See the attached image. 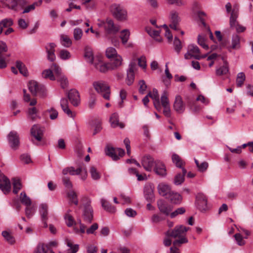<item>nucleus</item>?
<instances>
[{"instance_id":"nucleus-57","label":"nucleus","mask_w":253,"mask_h":253,"mask_svg":"<svg viewBox=\"0 0 253 253\" xmlns=\"http://www.w3.org/2000/svg\"><path fill=\"white\" fill-rule=\"evenodd\" d=\"M161 101L163 107L169 106V103L167 97V93L166 91H164L161 98Z\"/></svg>"},{"instance_id":"nucleus-49","label":"nucleus","mask_w":253,"mask_h":253,"mask_svg":"<svg viewBox=\"0 0 253 253\" xmlns=\"http://www.w3.org/2000/svg\"><path fill=\"white\" fill-rule=\"evenodd\" d=\"M66 243L67 246L70 248V249L68 250V252L67 253H76L78 251V245L76 244L73 245L71 241L69 240H66Z\"/></svg>"},{"instance_id":"nucleus-14","label":"nucleus","mask_w":253,"mask_h":253,"mask_svg":"<svg viewBox=\"0 0 253 253\" xmlns=\"http://www.w3.org/2000/svg\"><path fill=\"white\" fill-rule=\"evenodd\" d=\"M8 140L10 147L16 149L19 145V138L16 131H11L8 135Z\"/></svg>"},{"instance_id":"nucleus-34","label":"nucleus","mask_w":253,"mask_h":253,"mask_svg":"<svg viewBox=\"0 0 253 253\" xmlns=\"http://www.w3.org/2000/svg\"><path fill=\"white\" fill-rule=\"evenodd\" d=\"M112 58L113 59V62L110 63L111 65L112 69L115 70L122 65L123 59L122 57L118 54Z\"/></svg>"},{"instance_id":"nucleus-3","label":"nucleus","mask_w":253,"mask_h":253,"mask_svg":"<svg viewBox=\"0 0 253 253\" xmlns=\"http://www.w3.org/2000/svg\"><path fill=\"white\" fill-rule=\"evenodd\" d=\"M94 89L102 95L106 100H109L110 97V88L109 85L104 81H97L92 84Z\"/></svg>"},{"instance_id":"nucleus-64","label":"nucleus","mask_w":253,"mask_h":253,"mask_svg":"<svg viewBox=\"0 0 253 253\" xmlns=\"http://www.w3.org/2000/svg\"><path fill=\"white\" fill-rule=\"evenodd\" d=\"M185 212V210L184 208L181 207L176 209L175 211L171 212L170 214L171 218H173L178 214H183Z\"/></svg>"},{"instance_id":"nucleus-24","label":"nucleus","mask_w":253,"mask_h":253,"mask_svg":"<svg viewBox=\"0 0 253 253\" xmlns=\"http://www.w3.org/2000/svg\"><path fill=\"white\" fill-rule=\"evenodd\" d=\"M188 50V51L192 54L193 57L196 59L199 60L202 58H205L207 56V55L202 56L199 55L200 49L196 45L193 44L189 45Z\"/></svg>"},{"instance_id":"nucleus-15","label":"nucleus","mask_w":253,"mask_h":253,"mask_svg":"<svg viewBox=\"0 0 253 253\" xmlns=\"http://www.w3.org/2000/svg\"><path fill=\"white\" fill-rule=\"evenodd\" d=\"M55 47L56 44L53 42L48 43L45 46L47 59L50 62H53L56 59Z\"/></svg>"},{"instance_id":"nucleus-13","label":"nucleus","mask_w":253,"mask_h":253,"mask_svg":"<svg viewBox=\"0 0 253 253\" xmlns=\"http://www.w3.org/2000/svg\"><path fill=\"white\" fill-rule=\"evenodd\" d=\"M136 65L135 63H131L129 65V68L127 71V78L126 80L128 85H131L134 80V72L136 70Z\"/></svg>"},{"instance_id":"nucleus-11","label":"nucleus","mask_w":253,"mask_h":253,"mask_svg":"<svg viewBox=\"0 0 253 253\" xmlns=\"http://www.w3.org/2000/svg\"><path fill=\"white\" fill-rule=\"evenodd\" d=\"M156 161L150 155H146L141 159V165L147 171H151L155 165Z\"/></svg>"},{"instance_id":"nucleus-30","label":"nucleus","mask_w":253,"mask_h":253,"mask_svg":"<svg viewBox=\"0 0 253 253\" xmlns=\"http://www.w3.org/2000/svg\"><path fill=\"white\" fill-rule=\"evenodd\" d=\"M240 46V38L238 35H233L232 38L231 45L227 47L228 49L231 51L232 49H238Z\"/></svg>"},{"instance_id":"nucleus-42","label":"nucleus","mask_w":253,"mask_h":253,"mask_svg":"<svg viewBox=\"0 0 253 253\" xmlns=\"http://www.w3.org/2000/svg\"><path fill=\"white\" fill-rule=\"evenodd\" d=\"M70 211L71 210H68L64 216L66 223L68 227H71L75 223L73 217L69 213Z\"/></svg>"},{"instance_id":"nucleus-2","label":"nucleus","mask_w":253,"mask_h":253,"mask_svg":"<svg viewBox=\"0 0 253 253\" xmlns=\"http://www.w3.org/2000/svg\"><path fill=\"white\" fill-rule=\"evenodd\" d=\"M81 202L83 206L82 216L83 220L86 223H91L93 218V211L90 205L91 201L87 197H83Z\"/></svg>"},{"instance_id":"nucleus-21","label":"nucleus","mask_w":253,"mask_h":253,"mask_svg":"<svg viewBox=\"0 0 253 253\" xmlns=\"http://www.w3.org/2000/svg\"><path fill=\"white\" fill-rule=\"evenodd\" d=\"M154 169L156 173L160 176H163L166 175V167L164 164L160 161H156Z\"/></svg>"},{"instance_id":"nucleus-17","label":"nucleus","mask_w":253,"mask_h":253,"mask_svg":"<svg viewBox=\"0 0 253 253\" xmlns=\"http://www.w3.org/2000/svg\"><path fill=\"white\" fill-rule=\"evenodd\" d=\"M110 9L113 16H126L127 15L126 10L119 4H112L110 6Z\"/></svg>"},{"instance_id":"nucleus-23","label":"nucleus","mask_w":253,"mask_h":253,"mask_svg":"<svg viewBox=\"0 0 253 253\" xmlns=\"http://www.w3.org/2000/svg\"><path fill=\"white\" fill-rule=\"evenodd\" d=\"M110 123L113 127H119L120 128H123L125 127L124 124L119 122V115L117 113L111 115L110 118Z\"/></svg>"},{"instance_id":"nucleus-27","label":"nucleus","mask_w":253,"mask_h":253,"mask_svg":"<svg viewBox=\"0 0 253 253\" xmlns=\"http://www.w3.org/2000/svg\"><path fill=\"white\" fill-rule=\"evenodd\" d=\"M148 95L153 99L154 105L156 109L158 110H160L161 109V105L159 101V95L157 89L154 88L153 89L152 93L150 92L148 93Z\"/></svg>"},{"instance_id":"nucleus-40","label":"nucleus","mask_w":253,"mask_h":253,"mask_svg":"<svg viewBox=\"0 0 253 253\" xmlns=\"http://www.w3.org/2000/svg\"><path fill=\"white\" fill-rule=\"evenodd\" d=\"M20 199L21 203L26 206L31 205V200L30 198L27 196L25 192L23 191L21 193Z\"/></svg>"},{"instance_id":"nucleus-50","label":"nucleus","mask_w":253,"mask_h":253,"mask_svg":"<svg viewBox=\"0 0 253 253\" xmlns=\"http://www.w3.org/2000/svg\"><path fill=\"white\" fill-rule=\"evenodd\" d=\"M57 81L60 83L61 87L65 88L68 86V81L67 78L64 75L60 76L57 79Z\"/></svg>"},{"instance_id":"nucleus-56","label":"nucleus","mask_w":253,"mask_h":253,"mask_svg":"<svg viewBox=\"0 0 253 253\" xmlns=\"http://www.w3.org/2000/svg\"><path fill=\"white\" fill-rule=\"evenodd\" d=\"M42 76L44 78H49L50 80L54 81L55 78L50 69L45 70L42 72Z\"/></svg>"},{"instance_id":"nucleus-55","label":"nucleus","mask_w":253,"mask_h":253,"mask_svg":"<svg viewBox=\"0 0 253 253\" xmlns=\"http://www.w3.org/2000/svg\"><path fill=\"white\" fill-rule=\"evenodd\" d=\"M36 5H37V3H33L32 4L28 6H26V4L20 11H21V13L22 14L27 13L30 11L34 10Z\"/></svg>"},{"instance_id":"nucleus-26","label":"nucleus","mask_w":253,"mask_h":253,"mask_svg":"<svg viewBox=\"0 0 253 253\" xmlns=\"http://www.w3.org/2000/svg\"><path fill=\"white\" fill-rule=\"evenodd\" d=\"M158 190L160 195L165 197L168 196L169 193L171 192L169 186L164 183H160L158 185Z\"/></svg>"},{"instance_id":"nucleus-22","label":"nucleus","mask_w":253,"mask_h":253,"mask_svg":"<svg viewBox=\"0 0 253 253\" xmlns=\"http://www.w3.org/2000/svg\"><path fill=\"white\" fill-rule=\"evenodd\" d=\"M166 199L172 204H179L182 201V198L179 193L171 191L168 196H167Z\"/></svg>"},{"instance_id":"nucleus-19","label":"nucleus","mask_w":253,"mask_h":253,"mask_svg":"<svg viewBox=\"0 0 253 253\" xmlns=\"http://www.w3.org/2000/svg\"><path fill=\"white\" fill-rule=\"evenodd\" d=\"M39 212L44 227H47L46 221L48 219V206L45 204H42L40 206Z\"/></svg>"},{"instance_id":"nucleus-39","label":"nucleus","mask_w":253,"mask_h":253,"mask_svg":"<svg viewBox=\"0 0 253 253\" xmlns=\"http://www.w3.org/2000/svg\"><path fill=\"white\" fill-rule=\"evenodd\" d=\"M194 161L199 171L203 172L206 171L209 167V164L208 162H203L201 163H200L196 159H194Z\"/></svg>"},{"instance_id":"nucleus-54","label":"nucleus","mask_w":253,"mask_h":253,"mask_svg":"<svg viewBox=\"0 0 253 253\" xmlns=\"http://www.w3.org/2000/svg\"><path fill=\"white\" fill-rule=\"evenodd\" d=\"M206 38L204 36L199 35L198 37V43L203 48L208 49L209 48L208 45L206 43Z\"/></svg>"},{"instance_id":"nucleus-18","label":"nucleus","mask_w":253,"mask_h":253,"mask_svg":"<svg viewBox=\"0 0 253 253\" xmlns=\"http://www.w3.org/2000/svg\"><path fill=\"white\" fill-rule=\"evenodd\" d=\"M68 98L71 103L75 106H77L80 103V97L79 92L76 89H71L68 94Z\"/></svg>"},{"instance_id":"nucleus-33","label":"nucleus","mask_w":253,"mask_h":253,"mask_svg":"<svg viewBox=\"0 0 253 253\" xmlns=\"http://www.w3.org/2000/svg\"><path fill=\"white\" fill-rule=\"evenodd\" d=\"M85 59L86 62L92 63L93 61L94 56L92 52V50L90 47H86L84 50V55Z\"/></svg>"},{"instance_id":"nucleus-16","label":"nucleus","mask_w":253,"mask_h":253,"mask_svg":"<svg viewBox=\"0 0 253 253\" xmlns=\"http://www.w3.org/2000/svg\"><path fill=\"white\" fill-rule=\"evenodd\" d=\"M157 206L160 212L166 215H169L171 211V206L163 200L157 201Z\"/></svg>"},{"instance_id":"nucleus-61","label":"nucleus","mask_w":253,"mask_h":253,"mask_svg":"<svg viewBox=\"0 0 253 253\" xmlns=\"http://www.w3.org/2000/svg\"><path fill=\"white\" fill-rule=\"evenodd\" d=\"M62 181L63 184L67 188L71 189L72 188L73 185L69 177L65 175L64 176L62 177Z\"/></svg>"},{"instance_id":"nucleus-8","label":"nucleus","mask_w":253,"mask_h":253,"mask_svg":"<svg viewBox=\"0 0 253 253\" xmlns=\"http://www.w3.org/2000/svg\"><path fill=\"white\" fill-rule=\"evenodd\" d=\"M29 89L33 95L39 94L42 96L44 94L45 88L43 85H39L35 81H31L28 84Z\"/></svg>"},{"instance_id":"nucleus-46","label":"nucleus","mask_w":253,"mask_h":253,"mask_svg":"<svg viewBox=\"0 0 253 253\" xmlns=\"http://www.w3.org/2000/svg\"><path fill=\"white\" fill-rule=\"evenodd\" d=\"M61 43L64 46L69 47L72 44V41L67 35H62L61 36Z\"/></svg>"},{"instance_id":"nucleus-10","label":"nucleus","mask_w":253,"mask_h":253,"mask_svg":"<svg viewBox=\"0 0 253 253\" xmlns=\"http://www.w3.org/2000/svg\"><path fill=\"white\" fill-rule=\"evenodd\" d=\"M196 204L197 208L201 211H205L208 209L207 198L203 193H198L196 197Z\"/></svg>"},{"instance_id":"nucleus-7","label":"nucleus","mask_w":253,"mask_h":253,"mask_svg":"<svg viewBox=\"0 0 253 253\" xmlns=\"http://www.w3.org/2000/svg\"><path fill=\"white\" fill-rule=\"evenodd\" d=\"M105 153L107 156L110 157L113 160L116 161L124 156L125 151L121 148H114L107 146L105 149Z\"/></svg>"},{"instance_id":"nucleus-45","label":"nucleus","mask_w":253,"mask_h":253,"mask_svg":"<svg viewBox=\"0 0 253 253\" xmlns=\"http://www.w3.org/2000/svg\"><path fill=\"white\" fill-rule=\"evenodd\" d=\"M13 24V21L10 18H6L0 22V34L2 33L3 28L8 27Z\"/></svg>"},{"instance_id":"nucleus-48","label":"nucleus","mask_w":253,"mask_h":253,"mask_svg":"<svg viewBox=\"0 0 253 253\" xmlns=\"http://www.w3.org/2000/svg\"><path fill=\"white\" fill-rule=\"evenodd\" d=\"M68 197L70 199L71 202L74 203L75 205H78V200L77 195L76 192L72 190L68 193Z\"/></svg>"},{"instance_id":"nucleus-60","label":"nucleus","mask_w":253,"mask_h":253,"mask_svg":"<svg viewBox=\"0 0 253 253\" xmlns=\"http://www.w3.org/2000/svg\"><path fill=\"white\" fill-rule=\"evenodd\" d=\"M74 38L75 40H80L83 36V31L80 28H75L74 30Z\"/></svg>"},{"instance_id":"nucleus-51","label":"nucleus","mask_w":253,"mask_h":253,"mask_svg":"<svg viewBox=\"0 0 253 253\" xmlns=\"http://www.w3.org/2000/svg\"><path fill=\"white\" fill-rule=\"evenodd\" d=\"M2 235L4 239L10 244H13L15 242V240L12 236L6 231H3L2 232Z\"/></svg>"},{"instance_id":"nucleus-1","label":"nucleus","mask_w":253,"mask_h":253,"mask_svg":"<svg viewBox=\"0 0 253 253\" xmlns=\"http://www.w3.org/2000/svg\"><path fill=\"white\" fill-rule=\"evenodd\" d=\"M188 229L183 225H177L173 230H168L166 233V235L175 239L178 238L173 241V245L174 246H180L181 244L188 242L185 235Z\"/></svg>"},{"instance_id":"nucleus-63","label":"nucleus","mask_w":253,"mask_h":253,"mask_svg":"<svg viewBox=\"0 0 253 253\" xmlns=\"http://www.w3.org/2000/svg\"><path fill=\"white\" fill-rule=\"evenodd\" d=\"M234 237L238 245L243 246L245 245V242L243 240L242 236L240 233L235 234Z\"/></svg>"},{"instance_id":"nucleus-36","label":"nucleus","mask_w":253,"mask_h":253,"mask_svg":"<svg viewBox=\"0 0 253 253\" xmlns=\"http://www.w3.org/2000/svg\"><path fill=\"white\" fill-rule=\"evenodd\" d=\"M130 32L128 29H125L121 32L120 38L123 44L126 45L129 39Z\"/></svg>"},{"instance_id":"nucleus-6","label":"nucleus","mask_w":253,"mask_h":253,"mask_svg":"<svg viewBox=\"0 0 253 253\" xmlns=\"http://www.w3.org/2000/svg\"><path fill=\"white\" fill-rule=\"evenodd\" d=\"M31 134L35 138L31 141L36 145H40L43 137V130L37 125H34L31 129Z\"/></svg>"},{"instance_id":"nucleus-5","label":"nucleus","mask_w":253,"mask_h":253,"mask_svg":"<svg viewBox=\"0 0 253 253\" xmlns=\"http://www.w3.org/2000/svg\"><path fill=\"white\" fill-rule=\"evenodd\" d=\"M6 7L15 11L20 12L27 4L26 0H0Z\"/></svg>"},{"instance_id":"nucleus-31","label":"nucleus","mask_w":253,"mask_h":253,"mask_svg":"<svg viewBox=\"0 0 253 253\" xmlns=\"http://www.w3.org/2000/svg\"><path fill=\"white\" fill-rule=\"evenodd\" d=\"M222 59L223 61V66L216 70V74L217 76L225 75L229 71V67L227 61L225 60L223 57L222 58Z\"/></svg>"},{"instance_id":"nucleus-28","label":"nucleus","mask_w":253,"mask_h":253,"mask_svg":"<svg viewBox=\"0 0 253 253\" xmlns=\"http://www.w3.org/2000/svg\"><path fill=\"white\" fill-rule=\"evenodd\" d=\"M145 30L149 35L154 38L156 41L159 42H161L162 41V39L160 36V31L154 30L149 27H146Z\"/></svg>"},{"instance_id":"nucleus-44","label":"nucleus","mask_w":253,"mask_h":253,"mask_svg":"<svg viewBox=\"0 0 253 253\" xmlns=\"http://www.w3.org/2000/svg\"><path fill=\"white\" fill-rule=\"evenodd\" d=\"M38 112L37 109L35 107L29 108L28 111V118L33 121L35 120L38 118Z\"/></svg>"},{"instance_id":"nucleus-41","label":"nucleus","mask_w":253,"mask_h":253,"mask_svg":"<svg viewBox=\"0 0 253 253\" xmlns=\"http://www.w3.org/2000/svg\"><path fill=\"white\" fill-rule=\"evenodd\" d=\"M180 18L179 17H171V23L169 24V27L176 31L179 30V23Z\"/></svg>"},{"instance_id":"nucleus-35","label":"nucleus","mask_w":253,"mask_h":253,"mask_svg":"<svg viewBox=\"0 0 253 253\" xmlns=\"http://www.w3.org/2000/svg\"><path fill=\"white\" fill-rule=\"evenodd\" d=\"M171 158L172 162L177 168H181L182 169L184 168L183 166L184 165L185 163L178 155L173 154L172 155Z\"/></svg>"},{"instance_id":"nucleus-62","label":"nucleus","mask_w":253,"mask_h":253,"mask_svg":"<svg viewBox=\"0 0 253 253\" xmlns=\"http://www.w3.org/2000/svg\"><path fill=\"white\" fill-rule=\"evenodd\" d=\"M35 210L33 207L31 206H26L25 208V214L29 218H31L34 214Z\"/></svg>"},{"instance_id":"nucleus-32","label":"nucleus","mask_w":253,"mask_h":253,"mask_svg":"<svg viewBox=\"0 0 253 253\" xmlns=\"http://www.w3.org/2000/svg\"><path fill=\"white\" fill-rule=\"evenodd\" d=\"M182 173H177L174 177L173 182L176 185H181L184 181V176L187 170L184 168H182Z\"/></svg>"},{"instance_id":"nucleus-47","label":"nucleus","mask_w":253,"mask_h":253,"mask_svg":"<svg viewBox=\"0 0 253 253\" xmlns=\"http://www.w3.org/2000/svg\"><path fill=\"white\" fill-rule=\"evenodd\" d=\"M246 77L245 75L243 72L238 74L236 79V84L238 87H241L244 84Z\"/></svg>"},{"instance_id":"nucleus-43","label":"nucleus","mask_w":253,"mask_h":253,"mask_svg":"<svg viewBox=\"0 0 253 253\" xmlns=\"http://www.w3.org/2000/svg\"><path fill=\"white\" fill-rule=\"evenodd\" d=\"M16 68L20 73L24 76H28V71L25 65L21 61H17L16 63Z\"/></svg>"},{"instance_id":"nucleus-38","label":"nucleus","mask_w":253,"mask_h":253,"mask_svg":"<svg viewBox=\"0 0 253 253\" xmlns=\"http://www.w3.org/2000/svg\"><path fill=\"white\" fill-rule=\"evenodd\" d=\"M101 205L105 210L110 212H114L116 211L115 208L112 206L110 204L105 200H101Z\"/></svg>"},{"instance_id":"nucleus-12","label":"nucleus","mask_w":253,"mask_h":253,"mask_svg":"<svg viewBox=\"0 0 253 253\" xmlns=\"http://www.w3.org/2000/svg\"><path fill=\"white\" fill-rule=\"evenodd\" d=\"M103 24L104 25L105 30L109 34H115L119 31L120 29L119 26L115 25L114 22L111 19L109 18H107L106 21L103 22Z\"/></svg>"},{"instance_id":"nucleus-4","label":"nucleus","mask_w":253,"mask_h":253,"mask_svg":"<svg viewBox=\"0 0 253 253\" xmlns=\"http://www.w3.org/2000/svg\"><path fill=\"white\" fill-rule=\"evenodd\" d=\"M71 175H80L83 180H85L87 176V170L84 165H81L78 168L75 169L73 167H67L62 170V174L64 175L67 174Z\"/></svg>"},{"instance_id":"nucleus-20","label":"nucleus","mask_w":253,"mask_h":253,"mask_svg":"<svg viewBox=\"0 0 253 253\" xmlns=\"http://www.w3.org/2000/svg\"><path fill=\"white\" fill-rule=\"evenodd\" d=\"M174 110L178 113H182L185 110V105L180 95H176L173 104Z\"/></svg>"},{"instance_id":"nucleus-29","label":"nucleus","mask_w":253,"mask_h":253,"mask_svg":"<svg viewBox=\"0 0 253 253\" xmlns=\"http://www.w3.org/2000/svg\"><path fill=\"white\" fill-rule=\"evenodd\" d=\"M144 193L145 198L148 202H152L154 201L153 190L151 186H146L144 188Z\"/></svg>"},{"instance_id":"nucleus-25","label":"nucleus","mask_w":253,"mask_h":253,"mask_svg":"<svg viewBox=\"0 0 253 253\" xmlns=\"http://www.w3.org/2000/svg\"><path fill=\"white\" fill-rule=\"evenodd\" d=\"M94 66L97 70L102 73H105L109 70H112L111 65L110 63H104L99 61L97 63H95Z\"/></svg>"},{"instance_id":"nucleus-52","label":"nucleus","mask_w":253,"mask_h":253,"mask_svg":"<svg viewBox=\"0 0 253 253\" xmlns=\"http://www.w3.org/2000/svg\"><path fill=\"white\" fill-rule=\"evenodd\" d=\"M90 173L92 178L94 180H98L100 178L99 172L94 167H90Z\"/></svg>"},{"instance_id":"nucleus-59","label":"nucleus","mask_w":253,"mask_h":253,"mask_svg":"<svg viewBox=\"0 0 253 253\" xmlns=\"http://www.w3.org/2000/svg\"><path fill=\"white\" fill-rule=\"evenodd\" d=\"M173 44L174 46V50L176 52L179 53L182 48V45L180 41L177 37H175L174 38Z\"/></svg>"},{"instance_id":"nucleus-9","label":"nucleus","mask_w":253,"mask_h":253,"mask_svg":"<svg viewBox=\"0 0 253 253\" xmlns=\"http://www.w3.org/2000/svg\"><path fill=\"white\" fill-rule=\"evenodd\" d=\"M11 186L9 179L0 171V189L6 195L11 191Z\"/></svg>"},{"instance_id":"nucleus-37","label":"nucleus","mask_w":253,"mask_h":253,"mask_svg":"<svg viewBox=\"0 0 253 253\" xmlns=\"http://www.w3.org/2000/svg\"><path fill=\"white\" fill-rule=\"evenodd\" d=\"M13 182V192L15 194H16L18 193L19 191L21 189L22 186L21 182L20 180L17 178H13L12 179Z\"/></svg>"},{"instance_id":"nucleus-58","label":"nucleus","mask_w":253,"mask_h":253,"mask_svg":"<svg viewBox=\"0 0 253 253\" xmlns=\"http://www.w3.org/2000/svg\"><path fill=\"white\" fill-rule=\"evenodd\" d=\"M59 57L63 60H67L70 58V53L67 50L62 49L59 52Z\"/></svg>"},{"instance_id":"nucleus-53","label":"nucleus","mask_w":253,"mask_h":253,"mask_svg":"<svg viewBox=\"0 0 253 253\" xmlns=\"http://www.w3.org/2000/svg\"><path fill=\"white\" fill-rule=\"evenodd\" d=\"M106 56L109 58L114 57L117 55V52L115 48L110 47L107 48L106 51Z\"/></svg>"}]
</instances>
